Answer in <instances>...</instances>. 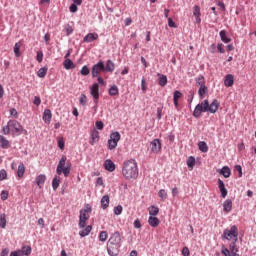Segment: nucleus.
Instances as JSON below:
<instances>
[{
	"mask_svg": "<svg viewBox=\"0 0 256 256\" xmlns=\"http://www.w3.org/2000/svg\"><path fill=\"white\" fill-rule=\"evenodd\" d=\"M219 100L215 99L211 104H209V100H204L202 103L197 104L194 111L193 117L199 119L201 117V113H217L219 111Z\"/></svg>",
	"mask_w": 256,
	"mask_h": 256,
	"instance_id": "nucleus-1",
	"label": "nucleus"
},
{
	"mask_svg": "<svg viewBox=\"0 0 256 256\" xmlns=\"http://www.w3.org/2000/svg\"><path fill=\"white\" fill-rule=\"evenodd\" d=\"M122 175L127 181L131 179H137L139 177V166L135 159L124 161L122 165Z\"/></svg>",
	"mask_w": 256,
	"mask_h": 256,
	"instance_id": "nucleus-2",
	"label": "nucleus"
},
{
	"mask_svg": "<svg viewBox=\"0 0 256 256\" xmlns=\"http://www.w3.org/2000/svg\"><path fill=\"white\" fill-rule=\"evenodd\" d=\"M122 245H123V239L121 238V233L119 231H115L110 235V238L107 242L108 255L110 256L119 255V251Z\"/></svg>",
	"mask_w": 256,
	"mask_h": 256,
	"instance_id": "nucleus-3",
	"label": "nucleus"
},
{
	"mask_svg": "<svg viewBox=\"0 0 256 256\" xmlns=\"http://www.w3.org/2000/svg\"><path fill=\"white\" fill-rule=\"evenodd\" d=\"M2 131L4 135L12 134L13 137H19V135H23V126L17 120H9L7 125L2 127Z\"/></svg>",
	"mask_w": 256,
	"mask_h": 256,
	"instance_id": "nucleus-4",
	"label": "nucleus"
},
{
	"mask_svg": "<svg viewBox=\"0 0 256 256\" xmlns=\"http://www.w3.org/2000/svg\"><path fill=\"white\" fill-rule=\"evenodd\" d=\"M222 239H226V241H239V228L236 225H232L230 229H225Z\"/></svg>",
	"mask_w": 256,
	"mask_h": 256,
	"instance_id": "nucleus-5",
	"label": "nucleus"
},
{
	"mask_svg": "<svg viewBox=\"0 0 256 256\" xmlns=\"http://www.w3.org/2000/svg\"><path fill=\"white\" fill-rule=\"evenodd\" d=\"M121 141V133L118 131L112 132L110 134V138L108 139L107 147L109 151H113V149H117V145Z\"/></svg>",
	"mask_w": 256,
	"mask_h": 256,
	"instance_id": "nucleus-6",
	"label": "nucleus"
},
{
	"mask_svg": "<svg viewBox=\"0 0 256 256\" xmlns=\"http://www.w3.org/2000/svg\"><path fill=\"white\" fill-rule=\"evenodd\" d=\"M101 71H105V62H103L102 60L98 61L92 66V77H99V73H101Z\"/></svg>",
	"mask_w": 256,
	"mask_h": 256,
	"instance_id": "nucleus-7",
	"label": "nucleus"
},
{
	"mask_svg": "<svg viewBox=\"0 0 256 256\" xmlns=\"http://www.w3.org/2000/svg\"><path fill=\"white\" fill-rule=\"evenodd\" d=\"M150 152L155 155L161 153V140L156 138L150 142Z\"/></svg>",
	"mask_w": 256,
	"mask_h": 256,
	"instance_id": "nucleus-8",
	"label": "nucleus"
},
{
	"mask_svg": "<svg viewBox=\"0 0 256 256\" xmlns=\"http://www.w3.org/2000/svg\"><path fill=\"white\" fill-rule=\"evenodd\" d=\"M90 95L93 97L95 105H97L99 103V83H94L90 87Z\"/></svg>",
	"mask_w": 256,
	"mask_h": 256,
	"instance_id": "nucleus-9",
	"label": "nucleus"
},
{
	"mask_svg": "<svg viewBox=\"0 0 256 256\" xmlns=\"http://www.w3.org/2000/svg\"><path fill=\"white\" fill-rule=\"evenodd\" d=\"M87 220H89V216H87V213L80 211L79 223H78L79 229H85L87 225Z\"/></svg>",
	"mask_w": 256,
	"mask_h": 256,
	"instance_id": "nucleus-10",
	"label": "nucleus"
},
{
	"mask_svg": "<svg viewBox=\"0 0 256 256\" xmlns=\"http://www.w3.org/2000/svg\"><path fill=\"white\" fill-rule=\"evenodd\" d=\"M223 211L224 213H231V211L233 210V200L232 199H226L223 204Z\"/></svg>",
	"mask_w": 256,
	"mask_h": 256,
	"instance_id": "nucleus-11",
	"label": "nucleus"
},
{
	"mask_svg": "<svg viewBox=\"0 0 256 256\" xmlns=\"http://www.w3.org/2000/svg\"><path fill=\"white\" fill-rule=\"evenodd\" d=\"M99 39V34L97 33H88L84 38V43H93V41H97Z\"/></svg>",
	"mask_w": 256,
	"mask_h": 256,
	"instance_id": "nucleus-12",
	"label": "nucleus"
},
{
	"mask_svg": "<svg viewBox=\"0 0 256 256\" xmlns=\"http://www.w3.org/2000/svg\"><path fill=\"white\" fill-rule=\"evenodd\" d=\"M52 117H53V113H51V111L49 109H45L43 112V115H42V119H43L44 123L49 125V123H51Z\"/></svg>",
	"mask_w": 256,
	"mask_h": 256,
	"instance_id": "nucleus-13",
	"label": "nucleus"
},
{
	"mask_svg": "<svg viewBox=\"0 0 256 256\" xmlns=\"http://www.w3.org/2000/svg\"><path fill=\"white\" fill-rule=\"evenodd\" d=\"M234 83H235V77L233 76V74H227L224 78L225 87H233Z\"/></svg>",
	"mask_w": 256,
	"mask_h": 256,
	"instance_id": "nucleus-14",
	"label": "nucleus"
},
{
	"mask_svg": "<svg viewBox=\"0 0 256 256\" xmlns=\"http://www.w3.org/2000/svg\"><path fill=\"white\" fill-rule=\"evenodd\" d=\"M182 96H183V94L181 93V91H179V90L174 91L173 101H174L175 109H179V99H181Z\"/></svg>",
	"mask_w": 256,
	"mask_h": 256,
	"instance_id": "nucleus-15",
	"label": "nucleus"
},
{
	"mask_svg": "<svg viewBox=\"0 0 256 256\" xmlns=\"http://www.w3.org/2000/svg\"><path fill=\"white\" fill-rule=\"evenodd\" d=\"M218 187L221 193V197L225 199V197H227L228 191L227 188H225V183L223 182V180L218 179Z\"/></svg>",
	"mask_w": 256,
	"mask_h": 256,
	"instance_id": "nucleus-16",
	"label": "nucleus"
},
{
	"mask_svg": "<svg viewBox=\"0 0 256 256\" xmlns=\"http://www.w3.org/2000/svg\"><path fill=\"white\" fill-rule=\"evenodd\" d=\"M104 169H106V171H109V173H113V171H115V163L112 162L111 159L105 160Z\"/></svg>",
	"mask_w": 256,
	"mask_h": 256,
	"instance_id": "nucleus-17",
	"label": "nucleus"
},
{
	"mask_svg": "<svg viewBox=\"0 0 256 256\" xmlns=\"http://www.w3.org/2000/svg\"><path fill=\"white\" fill-rule=\"evenodd\" d=\"M45 181H47V176H45V174H40L36 177V185H38L39 189H43Z\"/></svg>",
	"mask_w": 256,
	"mask_h": 256,
	"instance_id": "nucleus-18",
	"label": "nucleus"
},
{
	"mask_svg": "<svg viewBox=\"0 0 256 256\" xmlns=\"http://www.w3.org/2000/svg\"><path fill=\"white\" fill-rule=\"evenodd\" d=\"M104 71L107 73H113L115 71V63L111 60H107L106 65L104 64Z\"/></svg>",
	"mask_w": 256,
	"mask_h": 256,
	"instance_id": "nucleus-19",
	"label": "nucleus"
},
{
	"mask_svg": "<svg viewBox=\"0 0 256 256\" xmlns=\"http://www.w3.org/2000/svg\"><path fill=\"white\" fill-rule=\"evenodd\" d=\"M65 163H67V156L63 155L59 160V163L56 168V173H61V170L66 167Z\"/></svg>",
	"mask_w": 256,
	"mask_h": 256,
	"instance_id": "nucleus-20",
	"label": "nucleus"
},
{
	"mask_svg": "<svg viewBox=\"0 0 256 256\" xmlns=\"http://www.w3.org/2000/svg\"><path fill=\"white\" fill-rule=\"evenodd\" d=\"M219 173L220 175H223L225 179H229V177H231V168H229V166H223Z\"/></svg>",
	"mask_w": 256,
	"mask_h": 256,
	"instance_id": "nucleus-21",
	"label": "nucleus"
},
{
	"mask_svg": "<svg viewBox=\"0 0 256 256\" xmlns=\"http://www.w3.org/2000/svg\"><path fill=\"white\" fill-rule=\"evenodd\" d=\"M167 83H168L167 75L158 74V85H160V87H166Z\"/></svg>",
	"mask_w": 256,
	"mask_h": 256,
	"instance_id": "nucleus-22",
	"label": "nucleus"
},
{
	"mask_svg": "<svg viewBox=\"0 0 256 256\" xmlns=\"http://www.w3.org/2000/svg\"><path fill=\"white\" fill-rule=\"evenodd\" d=\"M219 36H220V39H221L222 43H231V38H229L227 36V31L226 30H221L219 32Z\"/></svg>",
	"mask_w": 256,
	"mask_h": 256,
	"instance_id": "nucleus-23",
	"label": "nucleus"
},
{
	"mask_svg": "<svg viewBox=\"0 0 256 256\" xmlns=\"http://www.w3.org/2000/svg\"><path fill=\"white\" fill-rule=\"evenodd\" d=\"M31 251H32L31 246H22L21 249H18V252H20L21 256L23 255L29 256L31 255Z\"/></svg>",
	"mask_w": 256,
	"mask_h": 256,
	"instance_id": "nucleus-24",
	"label": "nucleus"
},
{
	"mask_svg": "<svg viewBox=\"0 0 256 256\" xmlns=\"http://www.w3.org/2000/svg\"><path fill=\"white\" fill-rule=\"evenodd\" d=\"M99 141V131L93 130L91 132V140H90V145H95Z\"/></svg>",
	"mask_w": 256,
	"mask_h": 256,
	"instance_id": "nucleus-25",
	"label": "nucleus"
},
{
	"mask_svg": "<svg viewBox=\"0 0 256 256\" xmlns=\"http://www.w3.org/2000/svg\"><path fill=\"white\" fill-rule=\"evenodd\" d=\"M92 230H93V226L88 225L84 229L79 231V235H80V237H87L89 235V233H91Z\"/></svg>",
	"mask_w": 256,
	"mask_h": 256,
	"instance_id": "nucleus-26",
	"label": "nucleus"
},
{
	"mask_svg": "<svg viewBox=\"0 0 256 256\" xmlns=\"http://www.w3.org/2000/svg\"><path fill=\"white\" fill-rule=\"evenodd\" d=\"M148 223L150 227H159V218L155 216H150L148 218Z\"/></svg>",
	"mask_w": 256,
	"mask_h": 256,
	"instance_id": "nucleus-27",
	"label": "nucleus"
},
{
	"mask_svg": "<svg viewBox=\"0 0 256 256\" xmlns=\"http://www.w3.org/2000/svg\"><path fill=\"white\" fill-rule=\"evenodd\" d=\"M64 68L69 71L71 69H75V64L73 63V61L69 58H67L66 60H64L63 62Z\"/></svg>",
	"mask_w": 256,
	"mask_h": 256,
	"instance_id": "nucleus-28",
	"label": "nucleus"
},
{
	"mask_svg": "<svg viewBox=\"0 0 256 256\" xmlns=\"http://www.w3.org/2000/svg\"><path fill=\"white\" fill-rule=\"evenodd\" d=\"M56 173L57 175H64V177H69V173H71V166L70 165L64 166V168H62L60 172H56Z\"/></svg>",
	"mask_w": 256,
	"mask_h": 256,
	"instance_id": "nucleus-29",
	"label": "nucleus"
},
{
	"mask_svg": "<svg viewBox=\"0 0 256 256\" xmlns=\"http://www.w3.org/2000/svg\"><path fill=\"white\" fill-rule=\"evenodd\" d=\"M108 94L110 95V97H115L119 95V87H117V85H112L108 90Z\"/></svg>",
	"mask_w": 256,
	"mask_h": 256,
	"instance_id": "nucleus-30",
	"label": "nucleus"
},
{
	"mask_svg": "<svg viewBox=\"0 0 256 256\" xmlns=\"http://www.w3.org/2000/svg\"><path fill=\"white\" fill-rule=\"evenodd\" d=\"M59 185H61V178H59V176H55L52 180L53 191H57V189H59Z\"/></svg>",
	"mask_w": 256,
	"mask_h": 256,
	"instance_id": "nucleus-31",
	"label": "nucleus"
},
{
	"mask_svg": "<svg viewBox=\"0 0 256 256\" xmlns=\"http://www.w3.org/2000/svg\"><path fill=\"white\" fill-rule=\"evenodd\" d=\"M198 149L202 153H207V151H209V146H207V143L205 141H200L198 143Z\"/></svg>",
	"mask_w": 256,
	"mask_h": 256,
	"instance_id": "nucleus-32",
	"label": "nucleus"
},
{
	"mask_svg": "<svg viewBox=\"0 0 256 256\" xmlns=\"http://www.w3.org/2000/svg\"><path fill=\"white\" fill-rule=\"evenodd\" d=\"M100 203H101L102 209H107V207H109V195H104L101 198Z\"/></svg>",
	"mask_w": 256,
	"mask_h": 256,
	"instance_id": "nucleus-33",
	"label": "nucleus"
},
{
	"mask_svg": "<svg viewBox=\"0 0 256 256\" xmlns=\"http://www.w3.org/2000/svg\"><path fill=\"white\" fill-rule=\"evenodd\" d=\"M0 147L1 149H9V140L4 136H0Z\"/></svg>",
	"mask_w": 256,
	"mask_h": 256,
	"instance_id": "nucleus-34",
	"label": "nucleus"
},
{
	"mask_svg": "<svg viewBox=\"0 0 256 256\" xmlns=\"http://www.w3.org/2000/svg\"><path fill=\"white\" fill-rule=\"evenodd\" d=\"M0 227L5 229L7 227V215L5 213L0 214Z\"/></svg>",
	"mask_w": 256,
	"mask_h": 256,
	"instance_id": "nucleus-35",
	"label": "nucleus"
},
{
	"mask_svg": "<svg viewBox=\"0 0 256 256\" xmlns=\"http://www.w3.org/2000/svg\"><path fill=\"white\" fill-rule=\"evenodd\" d=\"M186 163L189 171H193V167H195V157L193 156L188 157Z\"/></svg>",
	"mask_w": 256,
	"mask_h": 256,
	"instance_id": "nucleus-36",
	"label": "nucleus"
},
{
	"mask_svg": "<svg viewBox=\"0 0 256 256\" xmlns=\"http://www.w3.org/2000/svg\"><path fill=\"white\" fill-rule=\"evenodd\" d=\"M149 215L150 217H157V215H159V207L151 206L149 208Z\"/></svg>",
	"mask_w": 256,
	"mask_h": 256,
	"instance_id": "nucleus-37",
	"label": "nucleus"
},
{
	"mask_svg": "<svg viewBox=\"0 0 256 256\" xmlns=\"http://www.w3.org/2000/svg\"><path fill=\"white\" fill-rule=\"evenodd\" d=\"M47 71H48L47 66H44L38 70L37 76L40 77V79H43L47 75Z\"/></svg>",
	"mask_w": 256,
	"mask_h": 256,
	"instance_id": "nucleus-38",
	"label": "nucleus"
},
{
	"mask_svg": "<svg viewBox=\"0 0 256 256\" xmlns=\"http://www.w3.org/2000/svg\"><path fill=\"white\" fill-rule=\"evenodd\" d=\"M196 85H198L199 87H203L205 86V76L204 75H199L196 79Z\"/></svg>",
	"mask_w": 256,
	"mask_h": 256,
	"instance_id": "nucleus-39",
	"label": "nucleus"
},
{
	"mask_svg": "<svg viewBox=\"0 0 256 256\" xmlns=\"http://www.w3.org/2000/svg\"><path fill=\"white\" fill-rule=\"evenodd\" d=\"M17 175H18V177H20V178L23 177V175H25V164L20 163V164L18 165Z\"/></svg>",
	"mask_w": 256,
	"mask_h": 256,
	"instance_id": "nucleus-40",
	"label": "nucleus"
},
{
	"mask_svg": "<svg viewBox=\"0 0 256 256\" xmlns=\"http://www.w3.org/2000/svg\"><path fill=\"white\" fill-rule=\"evenodd\" d=\"M107 237H109V234L107 233V231H101L99 233L98 239L99 241H101L102 243H105V241H107Z\"/></svg>",
	"mask_w": 256,
	"mask_h": 256,
	"instance_id": "nucleus-41",
	"label": "nucleus"
},
{
	"mask_svg": "<svg viewBox=\"0 0 256 256\" xmlns=\"http://www.w3.org/2000/svg\"><path fill=\"white\" fill-rule=\"evenodd\" d=\"M21 43L17 42L15 43L14 45V54H15V57H21Z\"/></svg>",
	"mask_w": 256,
	"mask_h": 256,
	"instance_id": "nucleus-42",
	"label": "nucleus"
},
{
	"mask_svg": "<svg viewBox=\"0 0 256 256\" xmlns=\"http://www.w3.org/2000/svg\"><path fill=\"white\" fill-rule=\"evenodd\" d=\"M207 86H200L199 90H198V95L200 99H203V97H205V94L207 93Z\"/></svg>",
	"mask_w": 256,
	"mask_h": 256,
	"instance_id": "nucleus-43",
	"label": "nucleus"
},
{
	"mask_svg": "<svg viewBox=\"0 0 256 256\" xmlns=\"http://www.w3.org/2000/svg\"><path fill=\"white\" fill-rule=\"evenodd\" d=\"M89 73H91V70L89 69V66H87V65H84L80 70V74L83 75V77H87V75H89Z\"/></svg>",
	"mask_w": 256,
	"mask_h": 256,
	"instance_id": "nucleus-44",
	"label": "nucleus"
},
{
	"mask_svg": "<svg viewBox=\"0 0 256 256\" xmlns=\"http://www.w3.org/2000/svg\"><path fill=\"white\" fill-rule=\"evenodd\" d=\"M158 197H160L162 201H165L167 199V192L165 191V189L159 190Z\"/></svg>",
	"mask_w": 256,
	"mask_h": 256,
	"instance_id": "nucleus-45",
	"label": "nucleus"
},
{
	"mask_svg": "<svg viewBox=\"0 0 256 256\" xmlns=\"http://www.w3.org/2000/svg\"><path fill=\"white\" fill-rule=\"evenodd\" d=\"M79 103L80 105H82L83 107H85V105H87V96L85 94H81L79 97Z\"/></svg>",
	"mask_w": 256,
	"mask_h": 256,
	"instance_id": "nucleus-46",
	"label": "nucleus"
},
{
	"mask_svg": "<svg viewBox=\"0 0 256 256\" xmlns=\"http://www.w3.org/2000/svg\"><path fill=\"white\" fill-rule=\"evenodd\" d=\"M123 213V206L118 205L114 207V215H121Z\"/></svg>",
	"mask_w": 256,
	"mask_h": 256,
	"instance_id": "nucleus-47",
	"label": "nucleus"
},
{
	"mask_svg": "<svg viewBox=\"0 0 256 256\" xmlns=\"http://www.w3.org/2000/svg\"><path fill=\"white\" fill-rule=\"evenodd\" d=\"M78 4H71L70 6H69V11H70V13H77V11L79 10V8H78Z\"/></svg>",
	"mask_w": 256,
	"mask_h": 256,
	"instance_id": "nucleus-48",
	"label": "nucleus"
},
{
	"mask_svg": "<svg viewBox=\"0 0 256 256\" xmlns=\"http://www.w3.org/2000/svg\"><path fill=\"white\" fill-rule=\"evenodd\" d=\"M0 197L2 201H7V199H9V192L6 190H3L0 194Z\"/></svg>",
	"mask_w": 256,
	"mask_h": 256,
	"instance_id": "nucleus-49",
	"label": "nucleus"
},
{
	"mask_svg": "<svg viewBox=\"0 0 256 256\" xmlns=\"http://www.w3.org/2000/svg\"><path fill=\"white\" fill-rule=\"evenodd\" d=\"M193 15L194 17H201V8L199 6L194 7Z\"/></svg>",
	"mask_w": 256,
	"mask_h": 256,
	"instance_id": "nucleus-50",
	"label": "nucleus"
},
{
	"mask_svg": "<svg viewBox=\"0 0 256 256\" xmlns=\"http://www.w3.org/2000/svg\"><path fill=\"white\" fill-rule=\"evenodd\" d=\"M7 179V171L5 169L0 170V181H5Z\"/></svg>",
	"mask_w": 256,
	"mask_h": 256,
	"instance_id": "nucleus-51",
	"label": "nucleus"
},
{
	"mask_svg": "<svg viewBox=\"0 0 256 256\" xmlns=\"http://www.w3.org/2000/svg\"><path fill=\"white\" fill-rule=\"evenodd\" d=\"M65 33L67 36L71 35L73 33V27L69 24L65 26Z\"/></svg>",
	"mask_w": 256,
	"mask_h": 256,
	"instance_id": "nucleus-52",
	"label": "nucleus"
},
{
	"mask_svg": "<svg viewBox=\"0 0 256 256\" xmlns=\"http://www.w3.org/2000/svg\"><path fill=\"white\" fill-rule=\"evenodd\" d=\"M95 125L99 131H103V128L105 127V124H103V121H96Z\"/></svg>",
	"mask_w": 256,
	"mask_h": 256,
	"instance_id": "nucleus-53",
	"label": "nucleus"
},
{
	"mask_svg": "<svg viewBox=\"0 0 256 256\" xmlns=\"http://www.w3.org/2000/svg\"><path fill=\"white\" fill-rule=\"evenodd\" d=\"M36 61H38V63L43 62V51H38L37 52Z\"/></svg>",
	"mask_w": 256,
	"mask_h": 256,
	"instance_id": "nucleus-54",
	"label": "nucleus"
},
{
	"mask_svg": "<svg viewBox=\"0 0 256 256\" xmlns=\"http://www.w3.org/2000/svg\"><path fill=\"white\" fill-rule=\"evenodd\" d=\"M234 169L235 171H238V177H243V168L241 167V165H236Z\"/></svg>",
	"mask_w": 256,
	"mask_h": 256,
	"instance_id": "nucleus-55",
	"label": "nucleus"
},
{
	"mask_svg": "<svg viewBox=\"0 0 256 256\" xmlns=\"http://www.w3.org/2000/svg\"><path fill=\"white\" fill-rule=\"evenodd\" d=\"M80 211L84 212V213H91V211H93V209L91 208V206L89 204H85V208Z\"/></svg>",
	"mask_w": 256,
	"mask_h": 256,
	"instance_id": "nucleus-56",
	"label": "nucleus"
},
{
	"mask_svg": "<svg viewBox=\"0 0 256 256\" xmlns=\"http://www.w3.org/2000/svg\"><path fill=\"white\" fill-rule=\"evenodd\" d=\"M142 225H141V220H139V218L134 220V228L135 229H141Z\"/></svg>",
	"mask_w": 256,
	"mask_h": 256,
	"instance_id": "nucleus-57",
	"label": "nucleus"
},
{
	"mask_svg": "<svg viewBox=\"0 0 256 256\" xmlns=\"http://www.w3.org/2000/svg\"><path fill=\"white\" fill-rule=\"evenodd\" d=\"M96 186L105 187V183L103 182L102 177H98L96 180Z\"/></svg>",
	"mask_w": 256,
	"mask_h": 256,
	"instance_id": "nucleus-58",
	"label": "nucleus"
},
{
	"mask_svg": "<svg viewBox=\"0 0 256 256\" xmlns=\"http://www.w3.org/2000/svg\"><path fill=\"white\" fill-rule=\"evenodd\" d=\"M168 26L171 27L172 29H177V24L173 22L172 18H168Z\"/></svg>",
	"mask_w": 256,
	"mask_h": 256,
	"instance_id": "nucleus-59",
	"label": "nucleus"
},
{
	"mask_svg": "<svg viewBox=\"0 0 256 256\" xmlns=\"http://www.w3.org/2000/svg\"><path fill=\"white\" fill-rule=\"evenodd\" d=\"M33 103L36 105V107H39V105H41V97L35 96Z\"/></svg>",
	"mask_w": 256,
	"mask_h": 256,
	"instance_id": "nucleus-60",
	"label": "nucleus"
},
{
	"mask_svg": "<svg viewBox=\"0 0 256 256\" xmlns=\"http://www.w3.org/2000/svg\"><path fill=\"white\" fill-rule=\"evenodd\" d=\"M10 115H11L12 117H14L15 119H17V117H19V116H18V113H17V109H15V108H11V109H10Z\"/></svg>",
	"mask_w": 256,
	"mask_h": 256,
	"instance_id": "nucleus-61",
	"label": "nucleus"
},
{
	"mask_svg": "<svg viewBox=\"0 0 256 256\" xmlns=\"http://www.w3.org/2000/svg\"><path fill=\"white\" fill-rule=\"evenodd\" d=\"M218 53H225V48H223L222 43L217 44Z\"/></svg>",
	"mask_w": 256,
	"mask_h": 256,
	"instance_id": "nucleus-62",
	"label": "nucleus"
},
{
	"mask_svg": "<svg viewBox=\"0 0 256 256\" xmlns=\"http://www.w3.org/2000/svg\"><path fill=\"white\" fill-rule=\"evenodd\" d=\"M182 255L183 256H189L190 255V252H189V248L188 247H184L182 249Z\"/></svg>",
	"mask_w": 256,
	"mask_h": 256,
	"instance_id": "nucleus-63",
	"label": "nucleus"
},
{
	"mask_svg": "<svg viewBox=\"0 0 256 256\" xmlns=\"http://www.w3.org/2000/svg\"><path fill=\"white\" fill-rule=\"evenodd\" d=\"M10 256H22L21 253L19 252V250H15V251H12L10 253Z\"/></svg>",
	"mask_w": 256,
	"mask_h": 256,
	"instance_id": "nucleus-64",
	"label": "nucleus"
}]
</instances>
